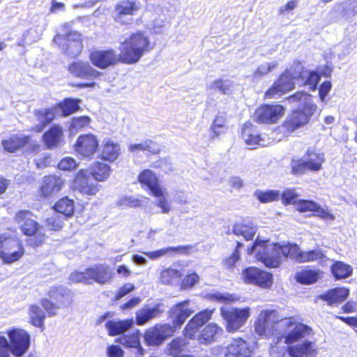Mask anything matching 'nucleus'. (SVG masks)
Segmentation results:
<instances>
[{
	"mask_svg": "<svg viewBox=\"0 0 357 357\" xmlns=\"http://www.w3.org/2000/svg\"><path fill=\"white\" fill-rule=\"evenodd\" d=\"M255 331L259 336L277 335L278 339L287 344H291L307 336L312 328L294 318L281 319L277 311L273 310H262L255 324Z\"/></svg>",
	"mask_w": 357,
	"mask_h": 357,
	"instance_id": "1",
	"label": "nucleus"
},
{
	"mask_svg": "<svg viewBox=\"0 0 357 357\" xmlns=\"http://www.w3.org/2000/svg\"><path fill=\"white\" fill-rule=\"evenodd\" d=\"M319 75L315 70L305 69L300 62H295L287 69L266 92L267 98L281 96L294 88L296 82L300 86L315 90L319 82Z\"/></svg>",
	"mask_w": 357,
	"mask_h": 357,
	"instance_id": "2",
	"label": "nucleus"
},
{
	"mask_svg": "<svg viewBox=\"0 0 357 357\" xmlns=\"http://www.w3.org/2000/svg\"><path fill=\"white\" fill-rule=\"evenodd\" d=\"M290 103H298L299 107L293 111L287 118L283 126L289 132L307 124L317 110V105L313 102L312 96L303 91H298L288 98Z\"/></svg>",
	"mask_w": 357,
	"mask_h": 357,
	"instance_id": "3",
	"label": "nucleus"
},
{
	"mask_svg": "<svg viewBox=\"0 0 357 357\" xmlns=\"http://www.w3.org/2000/svg\"><path fill=\"white\" fill-rule=\"evenodd\" d=\"M149 45L147 36L142 31H137L121 43L119 59L125 63H135L149 51Z\"/></svg>",
	"mask_w": 357,
	"mask_h": 357,
	"instance_id": "4",
	"label": "nucleus"
},
{
	"mask_svg": "<svg viewBox=\"0 0 357 357\" xmlns=\"http://www.w3.org/2000/svg\"><path fill=\"white\" fill-rule=\"evenodd\" d=\"M213 310H205L197 313L188 322L184 329V335L186 337L194 339L197 337V333L199 328L203 326L211 318ZM221 328L215 324H209L207 325L200 334L197 335L200 342L208 344L211 342L215 335L218 333Z\"/></svg>",
	"mask_w": 357,
	"mask_h": 357,
	"instance_id": "5",
	"label": "nucleus"
},
{
	"mask_svg": "<svg viewBox=\"0 0 357 357\" xmlns=\"http://www.w3.org/2000/svg\"><path fill=\"white\" fill-rule=\"evenodd\" d=\"M114 273L113 268L107 264H97L86 268L84 272L75 271L70 274L69 280L72 282H83L91 284L96 282L99 284L109 283Z\"/></svg>",
	"mask_w": 357,
	"mask_h": 357,
	"instance_id": "6",
	"label": "nucleus"
},
{
	"mask_svg": "<svg viewBox=\"0 0 357 357\" xmlns=\"http://www.w3.org/2000/svg\"><path fill=\"white\" fill-rule=\"evenodd\" d=\"M248 253H255V258L269 268L278 267L281 264L278 243H271L270 241L257 237L252 246L248 248Z\"/></svg>",
	"mask_w": 357,
	"mask_h": 357,
	"instance_id": "7",
	"label": "nucleus"
},
{
	"mask_svg": "<svg viewBox=\"0 0 357 357\" xmlns=\"http://www.w3.org/2000/svg\"><path fill=\"white\" fill-rule=\"evenodd\" d=\"M20 239L10 231L0 234V259L5 264L18 261L24 254Z\"/></svg>",
	"mask_w": 357,
	"mask_h": 357,
	"instance_id": "8",
	"label": "nucleus"
},
{
	"mask_svg": "<svg viewBox=\"0 0 357 357\" xmlns=\"http://www.w3.org/2000/svg\"><path fill=\"white\" fill-rule=\"evenodd\" d=\"M64 34H57L54 41L68 56L75 57L78 56L82 49L81 35L77 31H73L68 24L63 26Z\"/></svg>",
	"mask_w": 357,
	"mask_h": 357,
	"instance_id": "9",
	"label": "nucleus"
},
{
	"mask_svg": "<svg viewBox=\"0 0 357 357\" xmlns=\"http://www.w3.org/2000/svg\"><path fill=\"white\" fill-rule=\"evenodd\" d=\"M220 314L226 321L227 331L229 333H234L245 325L250 316V309L248 307L243 308L222 307Z\"/></svg>",
	"mask_w": 357,
	"mask_h": 357,
	"instance_id": "10",
	"label": "nucleus"
},
{
	"mask_svg": "<svg viewBox=\"0 0 357 357\" xmlns=\"http://www.w3.org/2000/svg\"><path fill=\"white\" fill-rule=\"evenodd\" d=\"M49 296L55 303L47 299H43L41 304L49 316H54L59 307L67 306L70 303L72 292L69 289L63 286L54 287L49 291Z\"/></svg>",
	"mask_w": 357,
	"mask_h": 357,
	"instance_id": "11",
	"label": "nucleus"
},
{
	"mask_svg": "<svg viewBox=\"0 0 357 357\" xmlns=\"http://www.w3.org/2000/svg\"><path fill=\"white\" fill-rule=\"evenodd\" d=\"M32 213L29 211L23 210L15 215V221L20 225L22 231L26 236H36L34 245L38 246L43 242L45 235L42 227L31 218Z\"/></svg>",
	"mask_w": 357,
	"mask_h": 357,
	"instance_id": "12",
	"label": "nucleus"
},
{
	"mask_svg": "<svg viewBox=\"0 0 357 357\" xmlns=\"http://www.w3.org/2000/svg\"><path fill=\"white\" fill-rule=\"evenodd\" d=\"M7 335L11 354L16 357L24 356L30 347V335L23 329L15 328L8 330Z\"/></svg>",
	"mask_w": 357,
	"mask_h": 357,
	"instance_id": "13",
	"label": "nucleus"
},
{
	"mask_svg": "<svg viewBox=\"0 0 357 357\" xmlns=\"http://www.w3.org/2000/svg\"><path fill=\"white\" fill-rule=\"evenodd\" d=\"M175 330L169 324H158L147 329L144 335L145 342L149 346H159L166 339L174 335Z\"/></svg>",
	"mask_w": 357,
	"mask_h": 357,
	"instance_id": "14",
	"label": "nucleus"
},
{
	"mask_svg": "<svg viewBox=\"0 0 357 357\" xmlns=\"http://www.w3.org/2000/svg\"><path fill=\"white\" fill-rule=\"evenodd\" d=\"M99 143L93 134L81 135L74 145L76 153L83 158H91L97 151Z\"/></svg>",
	"mask_w": 357,
	"mask_h": 357,
	"instance_id": "15",
	"label": "nucleus"
},
{
	"mask_svg": "<svg viewBox=\"0 0 357 357\" xmlns=\"http://www.w3.org/2000/svg\"><path fill=\"white\" fill-rule=\"evenodd\" d=\"M74 188L84 195H96L99 191L100 185L91 181L90 174L86 170H80L74 179Z\"/></svg>",
	"mask_w": 357,
	"mask_h": 357,
	"instance_id": "16",
	"label": "nucleus"
},
{
	"mask_svg": "<svg viewBox=\"0 0 357 357\" xmlns=\"http://www.w3.org/2000/svg\"><path fill=\"white\" fill-rule=\"evenodd\" d=\"M245 282L257 284L262 287H268L272 284L273 275L255 267L245 268L243 272Z\"/></svg>",
	"mask_w": 357,
	"mask_h": 357,
	"instance_id": "17",
	"label": "nucleus"
},
{
	"mask_svg": "<svg viewBox=\"0 0 357 357\" xmlns=\"http://www.w3.org/2000/svg\"><path fill=\"white\" fill-rule=\"evenodd\" d=\"M193 312V310L190 307L188 300L173 305L169 311V317L172 320L174 328L181 327Z\"/></svg>",
	"mask_w": 357,
	"mask_h": 357,
	"instance_id": "18",
	"label": "nucleus"
},
{
	"mask_svg": "<svg viewBox=\"0 0 357 357\" xmlns=\"http://www.w3.org/2000/svg\"><path fill=\"white\" fill-rule=\"evenodd\" d=\"M254 351L251 344L242 338L233 339L226 348L225 357H251Z\"/></svg>",
	"mask_w": 357,
	"mask_h": 357,
	"instance_id": "19",
	"label": "nucleus"
},
{
	"mask_svg": "<svg viewBox=\"0 0 357 357\" xmlns=\"http://www.w3.org/2000/svg\"><path fill=\"white\" fill-rule=\"evenodd\" d=\"M284 114V107L281 105H265L256 110L257 121L261 123H275Z\"/></svg>",
	"mask_w": 357,
	"mask_h": 357,
	"instance_id": "20",
	"label": "nucleus"
},
{
	"mask_svg": "<svg viewBox=\"0 0 357 357\" xmlns=\"http://www.w3.org/2000/svg\"><path fill=\"white\" fill-rule=\"evenodd\" d=\"M330 13L336 18L349 20L357 15V0H345L336 3Z\"/></svg>",
	"mask_w": 357,
	"mask_h": 357,
	"instance_id": "21",
	"label": "nucleus"
},
{
	"mask_svg": "<svg viewBox=\"0 0 357 357\" xmlns=\"http://www.w3.org/2000/svg\"><path fill=\"white\" fill-rule=\"evenodd\" d=\"M69 73L74 77L93 79L100 75V73L93 69L89 63L83 61H74L68 66Z\"/></svg>",
	"mask_w": 357,
	"mask_h": 357,
	"instance_id": "22",
	"label": "nucleus"
},
{
	"mask_svg": "<svg viewBox=\"0 0 357 357\" xmlns=\"http://www.w3.org/2000/svg\"><path fill=\"white\" fill-rule=\"evenodd\" d=\"M139 9L136 0H123L116 7V20L122 24L132 21V15Z\"/></svg>",
	"mask_w": 357,
	"mask_h": 357,
	"instance_id": "23",
	"label": "nucleus"
},
{
	"mask_svg": "<svg viewBox=\"0 0 357 357\" xmlns=\"http://www.w3.org/2000/svg\"><path fill=\"white\" fill-rule=\"evenodd\" d=\"M92 63L98 68L104 69L117 61L115 52L112 50L95 51L90 55Z\"/></svg>",
	"mask_w": 357,
	"mask_h": 357,
	"instance_id": "24",
	"label": "nucleus"
},
{
	"mask_svg": "<svg viewBox=\"0 0 357 357\" xmlns=\"http://www.w3.org/2000/svg\"><path fill=\"white\" fill-rule=\"evenodd\" d=\"M138 181L142 185L146 186L154 196L162 194L158 179L151 170L144 169L142 171L138 176Z\"/></svg>",
	"mask_w": 357,
	"mask_h": 357,
	"instance_id": "25",
	"label": "nucleus"
},
{
	"mask_svg": "<svg viewBox=\"0 0 357 357\" xmlns=\"http://www.w3.org/2000/svg\"><path fill=\"white\" fill-rule=\"evenodd\" d=\"M241 135L250 149H255L257 145L264 146V140L261 137L255 127L250 122H246L243 125Z\"/></svg>",
	"mask_w": 357,
	"mask_h": 357,
	"instance_id": "26",
	"label": "nucleus"
},
{
	"mask_svg": "<svg viewBox=\"0 0 357 357\" xmlns=\"http://www.w3.org/2000/svg\"><path fill=\"white\" fill-rule=\"evenodd\" d=\"M63 138V129L59 125L52 126L43 135V140L49 149H54L59 146Z\"/></svg>",
	"mask_w": 357,
	"mask_h": 357,
	"instance_id": "27",
	"label": "nucleus"
},
{
	"mask_svg": "<svg viewBox=\"0 0 357 357\" xmlns=\"http://www.w3.org/2000/svg\"><path fill=\"white\" fill-rule=\"evenodd\" d=\"M349 290L344 287H335L320 294L319 298L328 305L343 302L349 296Z\"/></svg>",
	"mask_w": 357,
	"mask_h": 357,
	"instance_id": "28",
	"label": "nucleus"
},
{
	"mask_svg": "<svg viewBox=\"0 0 357 357\" xmlns=\"http://www.w3.org/2000/svg\"><path fill=\"white\" fill-rule=\"evenodd\" d=\"M161 306L162 304L158 303L153 307L146 306L139 310L136 312V324L138 326H143L158 316L162 312V310L160 309Z\"/></svg>",
	"mask_w": 357,
	"mask_h": 357,
	"instance_id": "29",
	"label": "nucleus"
},
{
	"mask_svg": "<svg viewBox=\"0 0 357 357\" xmlns=\"http://www.w3.org/2000/svg\"><path fill=\"white\" fill-rule=\"evenodd\" d=\"M289 354L291 357H313L316 355L313 342L305 340L301 344L289 347Z\"/></svg>",
	"mask_w": 357,
	"mask_h": 357,
	"instance_id": "30",
	"label": "nucleus"
},
{
	"mask_svg": "<svg viewBox=\"0 0 357 357\" xmlns=\"http://www.w3.org/2000/svg\"><path fill=\"white\" fill-rule=\"evenodd\" d=\"M29 142V137L23 134H17L10 136L8 139L2 141V146L5 151L15 153L23 148Z\"/></svg>",
	"mask_w": 357,
	"mask_h": 357,
	"instance_id": "31",
	"label": "nucleus"
},
{
	"mask_svg": "<svg viewBox=\"0 0 357 357\" xmlns=\"http://www.w3.org/2000/svg\"><path fill=\"white\" fill-rule=\"evenodd\" d=\"M134 325V320L128 319L120 321L109 320L106 324L105 327L108 331V334L110 336H116L118 335L123 334Z\"/></svg>",
	"mask_w": 357,
	"mask_h": 357,
	"instance_id": "32",
	"label": "nucleus"
},
{
	"mask_svg": "<svg viewBox=\"0 0 357 357\" xmlns=\"http://www.w3.org/2000/svg\"><path fill=\"white\" fill-rule=\"evenodd\" d=\"M63 184V182L60 177L50 175L44 177L40 190L44 196H48L58 192L61 189Z\"/></svg>",
	"mask_w": 357,
	"mask_h": 357,
	"instance_id": "33",
	"label": "nucleus"
},
{
	"mask_svg": "<svg viewBox=\"0 0 357 357\" xmlns=\"http://www.w3.org/2000/svg\"><path fill=\"white\" fill-rule=\"evenodd\" d=\"M115 342L127 347L136 348L139 354H143L144 350L140 344V333L139 330H136L130 334L123 335L116 338Z\"/></svg>",
	"mask_w": 357,
	"mask_h": 357,
	"instance_id": "34",
	"label": "nucleus"
},
{
	"mask_svg": "<svg viewBox=\"0 0 357 357\" xmlns=\"http://www.w3.org/2000/svg\"><path fill=\"white\" fill-rule=\"evenodd\" d=\"M232 231L235 235L243 236L245 240L248 241L253 238L257 229L250 220H243L241 222L234 225Z\"/></svg>",
	"mask_w": 357,
	"mask_h": 357,
	"instance_id": "35",
	"label": "nucleus"
},
{
	"mask_svg": "<svg viewBox=\"0 0 357 357\" xmlns=\"http://www.w3.org/2000/svg\"><path fill=\"white\" fill-rule=\"evenodd\" d=\"M308 167V170L318 171L321 168L324 162V155L322 153L316 152L314 149H309L303 156Z\"/></svg>",
	"mask_w": 357,
	"mask_h": 357,
	"instance_id": "36",
	"label": "nucleus"
},
{
	"mask_svg": "<svg viewBox=\"0 0 357 357\" xmlns=\"http://www.w3.org/2000/svg\"><path fill=\"white\" fill-rule=\"evenodd\" d=\"M54 209L66 218L71 217L75 212L74 200L68 197H63L54 204Z\"/></svg>",
	"mask_w": 357,
	"mask_h": 357,
	"instance_id": "37",
	"label": "nucleus"
},
{
	"mask_svg": "<svg viewBox=\"0 0 357 357\" xmlns=\"http://www.w3.org/2000/svg\"><path fill=\"white\" fill-rule=\"evenodd\" d=\"M57 109L56 107L53 108H46L36 111V116L40 121V124L36 127L37 132H41L43 128L51 123L55 117V111Z\"/></svg>",
	"mask_w": 357,
	"mask_h": 357,
	"instance_id": "38",
	"label": "nucleus"
},
{
	"mask_svg": "<svg viewBox=\"0 0 357 357\" xmlns=\"http://www.w3.org/2000/svg\"><path fill=\"white\" fill-rule=\"evenodd\" d=\"M89 174L98 181H104L110 176L111 169L107 164L96 162L91 165Z\"/></svg>",
	"mask_w": 357,
	"mask_h": 357,
	"instance_id": "39",
	"label": "nucleus"
},
{
	"mask_svg": "<svg viewBox=\"0 0 357 357\" xmlns=\"http://www.w3.org/2000/svg\"><path fill=\"white\" fill-rule=\"evenodd\" d=\"M331 272L336 280L346 279L353 273V268L342 261H335L331 266Z\"/></svg>",
	"mask_w": 357,
	"mask_h": 357,
	"instance_id": "40",
	"label": "nucleus"
},
{
	"mask_svg": "<svg viewBox=\"0 0 357 357\" xmlns=\"http://www.w3.org/2000/svg\"><path fill=\"white\" fill-rule=\"evenodd\" d=\"M183 273L180 270L168 268L162 270L160 274V281L162 284H174L180 280Z\"/></svg>",
	"mask_w": 357,
	"mask_h": 357,
	"instance_id": "41",
	"label": "nucleus"
},
{
	"mask_svg": "<svg viewBox=\"0 0 357 357\" xmlns=\"http://www.w3.org/2000/svg\"><path fill=\"white\" fill-rule=\"evenodd\" d=\"M235 86V83L231 80L227 79H219L210 84L208 89L213 90L217 89L222 94L229 95L234 90Z\"/></svg>",
	"mask_w": 357,
	"mask_h": 357,
	"instance_id": "42",
	"label": "nucleus"
},
{
	"mask_svg": "<svg viewBox=\"0 0 357 357\" xmlns=\"http://www.w3.org/2000/svg\"><path fill=\"white\" fill-rule=\"evenodd\" d=\"M120 147L110 140L105 142L102 151V158L105 160L114 161L119 156Z\"/></svg>",
	"mask_w": 357,
	"mask_h": 357,
	"instance_id": "43",
	"label": "nucleus"
},
{
	"mask_svg": "<svg viewBox=\"0 0 357 357\" xmlns=\"http://www.w3.org/2000/svg\"><path fill=\"white\" fill-rule=\"evenodd\" d=\"M79 100L73 98H66L63 102L56 105L57 109H60L63 116H69L79 109Z\"/></svg>",
	"mask_w": 357,
	"mask_h": 357,
	"instance_id": "44",
	"label": "nucleus"
},
{
	"mask_svg": "<svg viewBox=\"0 0 357 357\" xmlns=\"http://www.w3.org/2000/svg\"><path fill=\"white\" fill-rule=\"evenodd\" d=\"M188 250L185 246L167 247L152 252H143L146 257L152 260L157 259L170 252H185Z\"/></svg>",
	"mask_w": 357,
	"mask_h": 357,
	"instance_id": "45",
	"label": "nucleus"
},
{
	"mask_svg": "<svg viewBox=\"0 0 357 357\" xmlns=\"http://www.w3.org/2000/svg\"><path fill=\"white\" fill-rule=\"evenodd\" d=\"M29 317L31 324L34 326L39 328H43L44 326L45 314L38 305H33L30 306Z\"/></svg>",
	"mask_w": 357,
	"mask_h": 357,
	"instance_id": "46",
	"label": "nucleus"
},
{
	"mask_svg": "<svg viewBox=\"0 0 357 357\" xmlns=\"http://www.w3.org/2000/svg\"><path fill=\"white\" fill-rule=\"evenodd\" d=\"M226 123L227 119L225 116L223 114H218L211 127V129L215 137L221 134H224L227 131L228 127Z\"/></svg>",
	"mask_w": 357,
	"mask_h": 357,
	"instance_id": "47",
	"label": "nucleus"
},
{
	"mask_svg": "<svg viewBox=\"0 0 357 357\" xmlns=\"http://www.w3.org/2000/svg\"><path fill=\"white\" fill-rule=\"evenodd\" d=\"M278 66V61L264 63L258 66L252 75L253 82H259L262 77L266 75Z\"/></svg>",
	"mask_w": 357,
	"mask_h": 357,
	"instance_id": "48",
	"label": "nucleus"
},
{
	"mask_svg": "<svg viewBox=\"0 0 357 357\" xmlns=\"http://www.w3.org/2000/svg\"><path fill=\"white\" fill-rule=\"evenodd\" d=\"M129 151L132 152L148 151L151 153H157L159 151V148L153 141L146 140L142 143L130 144Z\"/></svg>",
	"mask_w": 357,
	"mask_h": 357,
	"instance_id": "49",
	"label": "nucleus"
},
{
	"mask_svg": "<svg viewBox=\"0 0 357 357\" xmlns=\"http://www.w3.org/2000/svg\"><path fill=\"white\" fill-rule=\"evenodd\" d=\"M318 278V273L312 270H304L296 274V280L304 284H313Z\"/></svg>",
	"mask_w": 357,
	"mask_h": 357,
	"instance_id": "50",
	"label": "nucleus"
},
{
	"mask_svg": "<svg viewBox=\"0 0 357 357\" xmlns=\"http://www.w3.org/2000/svg\"><path fill=\"white\" fill-rule=\"evenodd\" d=\"M255 196L261 203H267L278 199L280 192L278 190H256Z\"/></svg>",
	"mask_w": 357,
	"mask_h": 357,
	"instance_id": "51",
	"label": "nucleus"
},
{
	"mask_svg": "<svg viewBox=\"0 0 357 357\" xmlns=\"http://www.w3.org/2000/svg\"><path fill=\"white\" fill-rule=\"evenodd\" d=\"M325 254L320 250H313L307 252H303L299 259V263L314 261L322 259L325 257Z\"/></svg>",
	"mask_w": 357,
	"mask_h": 357,
	"instance_id": "52",
	"label": "nucleus"
},
{
	"mask_svg": "<svg viewBox=\"0 0 357 357\" xmlns=\"http://www.w3.org/2000/svg\"><path fill=\"white\" fill-rule=\"evenodd\" d=\"M184 343L181 338H176L172 340L168 345V351L169 355L173 357H179L183 351Z\"/></svg>",
	"mask_w": 357,
	"mask_h": 357,
	"instance_id": "53",
	"label": "nucleus"
},
{
	"mask_svg": "<svg viewBox=\"0 0 357 357\" xmlns=\"http://www.w3.org/2000/svg\"><path fill=\"white\" fill-rule=\"evenodd\" d=\"M290 165L292 173L296 175L303 174L306 170H308L307 165L303 158L299 159H293L291 161Z\"/></svg>",
	"mask_w": 357,
	"mask_h": 357,
	"instance_id": "54",
	"label": "nucleus"
},
{
	"mask_svg": "<svg viewBox=\"0 0 357 357\" xmlns=\"http://www.w3.org/2000/svg\"><path fill=\"white\" fill-rule=\"evenodd\" d=\"M47 224L51 230H59L63 227V218L55 211L54 215L47 218Z\"/></svg>",
	"mask_w": 357,
	"mask_h": 357,
	"instance_id": "55",
	"label": "nucleus"
},
{
	"mask_svg": "<svg viewBox=\"0 0 357 357\" xmlns=\"http://www.w3.org/2000/svg\"><path fill=\"white\" fill-rule=\"evenodd\" d=\"M317 203L310 200L299 199L296 203V208L300 212H313L316 209Z\"/></svg>",
	"mask_w": 357,
	"mask_h": 357,
	"instance_id": "56",
	"label": "nucleus"
},
{
	"mask_svg": "<svg viewBox=\"0 0 357 357\" xmlns=\"http://www.w3.org/2000/svg\"><path fill=\"white\" fill-rule=\"evenodd\" d=\"M118 205L123 207H139L141 200L132 196H125L118 201Z\"/></svg>",
	"mask_w": 357,
	"mask_h": 357,
	"instance_id": "57",
	"label": "nucleus"
},
{
	"mask_svg": "<svg viewBox=\"0 0 357 357\" xmlns=\"http://www.w3.org/2000/svg\"><path fill=\"white\" fill-rule=\"evenodd\" d=\"M298 194L296 192L295 189H287L282 193V199L285 204H290L297 203V198Z\"/></svg>",
	"mask_w": 357,
	"mask_h": 357,
	"instance_id": "58",
	"label": "nucleus"
},
{
	"mask_svg": "<svg viewBox=\"0 0 357 357\" xmlns=\"http://www.w3.org/2000/svg\"><path fill=\"white\" fill-rule=\"evenodd\" d=\"M242 247H243V244L240 242H237L236 247L234 252L229 258L226 259L225 261V264L227 268H232L233 266H234L236 263L239 260V259H240L239 249L241 248Z\"/></svg>",
	"mask_w": 357,
	"mask_h": 357,
	"instance_id": "59",
	"label": "nucleus"
},
{
	"mask_svg": "<svg viewBox=\"0 0 357 357\" xmlns=\"http://www.w3.org/2000/svg\"><path fill=\"white\" fill-rule=\"evenodd\" d=\"M199 275L195 273H188L181 281V287L183 289H188L192 287L199 281Z\"/></svg>",
	"mask_w": 357,
	"mask_h": 357,
	"instance_id": "60",
	"label": "nucleus"
},
{
	"mask_svg": "<svg viewBox=\"0 0 357 357\" xmlns=\"http://www.w3.org/2000/svg\"><path fill=\"white\" fill-rule=\"evenodd\" d=\"M77 166L76 161L71 157H66L62 159L58 164L59 169L64 171H71L77 167Z\"/></svg>",
	"mask_w": 357,
	"mask_h": 357,
	"instance_id": "61",
	"label": "nucleus"
},
{
	"mask_svg": "<svg viewBox=\"0 0 357 357\" xmlns=\"http://www.w3.org/2000/svg\"><path fill=\"white\" fill-rule=\"evenodd\" d=\"M153 167L160 169L165 173L170 172L174 169L173 165L168 158H162L157 160L153 163Z\"/></svg>",
	"mask_w": 357,
	"mask_h": 357,
	"instance_id": "62",
	"label": "nucleus"
},
{
	"mask_svg": "<svg viewBox=\"0 0 357 357\" xmlns=\"http://www.w3.org/2000/svg\"><path fill=\"white\" fill-rule=\"evenodd\" d=\"M332 87L331 82L329 81H324L319 88V96L322 102H325L326 97L328 94Z\"/></svg>",
	"mask_w": 357,
	"mask_h": 357,
	"instance_id": "63",
	"label": "nucleus"
},
{
	"mask_svg": "<svg viewBox=\"0 0 357 357\" xmlns=\"http://www.w3.org/2000/svg\"><path fill=\"white\" fill-rule=\"evenodd\" d=\"M124 351L118 345H110L107 349V355L108 357H123Z\"/></svg>",
	"mask_w": 357,
	"mask_h": 357,
	"instance_id": "64",
	"label": "nucleus"
}]
</instances>
